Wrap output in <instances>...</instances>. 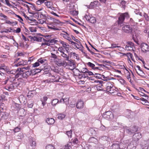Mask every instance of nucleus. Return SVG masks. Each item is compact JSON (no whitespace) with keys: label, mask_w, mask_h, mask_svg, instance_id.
I'll return each instance as SVG.
<instances>
[{"label":"nucleus","mask_w":149,"mask_h":149,"mask_svg":"<svg viewBox=\"0 0 149 149\" xmlns=\"http://www.w3.org/2000/svg\"><path fill=\"white\" fill-rule=\"evenodd\" d=\"M33 106V103L32 102H28V107L29 108H32Z\"/></svg>","instance_id":"774afa93"},{"label":"nucleus","mask_w":149,"mask_h":149,"mask_svg":"<svg viewBox=\"0 0 149 149\" xmlns=\"http://www.w3.org/2000/svg\"><path fill=\"white\" fill-rule=\"evenodd\" d=\"M30 68V67H29V66H28L27 67H24V68H17V70L18 71H22L23 72H24V69H25L26 70H29Z\"/></svg>","instance_id":"c03bdc74"},{"label":"nucleus","mask_w":149,"mask_h":149,"mask_svg":"<svg viewBox=\"0 0 149 149\" xmlns=\"http://www.w3.org/2000/svg\"><path fill=\"white\" fill-rule=\"evenodd\" d=\"M119 149H124L126 147L127 145L123 143H119Z\"/></svg>","instance_id":"79ce46f5"},{"label":"nucleus","mask_w":149,"mask_h":149,"mask_svg":"<svg viewBox=\"0 0 149 149\" xmlns=\"http://www.w3.org/2000/svg\"><path fill=\"white\" fill-rule=\"evenodd\" d=\"M100 139L101 140L107 141L108 139V137L106 136H104L100 137Z\"/></svg>","instance_id":"5fc2aeb1"},{"label":"nucleus","mask_w":149,"mask_h":149,"mask_svg":"<svg viewBox=\"0 0 149 149\" xmlns=\"http://www.w3.org/2000/svg\"><path fill=\"white\" fill-rule=\"evenodd\" d=\"M136 72L139 75L141 76L142 77L145 76V73L142 70H141L139 72L136 71Z\"/></svg>","instance_id":"8fccbe9b"},{"label":"nucleus","mask_w":149,"mask_h":149,"mask_svg":"<svg viewBox=\"0 0 149 149\" xmlns=\"http://www.w3.org/2000/svg\"><path fill=\"white\" fill-rule=\"evenodd\" d=\"M24 135L22 133H19L16 137V139L18 141H20L21 140L23 139Z\"/></svg>","instance_id":"cd10ccee"},{"label":"nucleus","mask_w":149,"mask_h":149,"mask_svg":"<svg viewBox=\"0 0 149 149\" xmlns=\"http://www.w3.org/2000/svg\"><path fill=\"white\" fill-rule=\"evenodd\" d=\"M70 44L72 45L73 46V47L75 48L76 47H77V46H78V45L79 44V43H77L76 42H74L72 41V40L70 42Z\"/></svg>","instance_id":"49530a36"},{"label":"nucleus","mask_w":149,"mask_h":149,"mask_svg":"<svg viewBox=\"0 0 149 149\" xmlns=\"http://www.w3.org/2000/svg\"><path fill=\"white\" fill-rule=\"evenodd\" d=\"M54 72V70H52L49 66H48L45 68L44 74L49 76H51L53 74V72Z\"/></svg>","instance_id":"423d86ee"},{"label":"nucleus","mask_w":149,"mask_h":149,"mask_svg":"<svg viewBox=\"0 0 149 149\" xmlns=\"http://www.w3.org/2000/svg\"><path fill=\"white\" fill-rule=\"evenodd\" d=\"M136 142L134 141L131 142L128 145L127 149H135L136 148Z\"/></svg>","instance_id":"a211bd4d"},{"label":"nucleus","mask_w":149,"mask_h":149,"mask_svg":"<svg viewBox=\"0 0 149 149\" xmlns=\"http://www.w3.org/2000/svg\"><path fill=\"white\" fill-rule=\"evenodd\" d=\"M78 43L79 44L78 45V46H77V47H76L75 48L79 49L83 52L84 47L81 44L80 42H79Z\"/></svg>","instance_id":"4c0bfd02"},{"label":"nucleus","mask_w":149,"mask_h":149,"mask_svg":"<svg viewBox=\"0 0 149 149\" xmlns=\"http://www.w3.org/2000/svg\"><path fill=\"white\" fill-rule=\"evenodd\" d=\"M46 122L49 125H51L54 123L55 120L53 118H48L47 119Z\"/></svg>","instance_id":"bb28decb"},{"label":"nucleus","mask_w":149,"mask_h":149,"mask_svg":"<svg viewBox=\"0 0 149 149\" xmlns=\"http://www.w3.org/2000/svg\"><path fill=\"white\" fill-rule=\"evenodd\" d=\"M88 70L86 68H84L81 70V72L83 73H84L86 74L88 72Z\"/></svg>","instance_id":"13d9d810"},{"label":"nucleus","mask_w":149,"mask_h":149,"mask_svg":"<svg viewBox=\"0 0 149 149\" xmlns=\"http://www.w3.org/2000/svg\"><path fill=\"white\" fill-rule=\"evenodd\" d=\"M37 60L40 64H43L47 61L46 60L42 58L38 59Z\"/></svg>","instance_id":"58836bf2"},{"label":"nucleus","mask_w":149,"mask_h":149,"mask_svg":"<svg viewBox=\"0 0 149 149\" xmlns=\"http://www.w3.org/2000/svg\"><path fill=\"white\" fill-rule=\"evenodd\" d=\"M122 29L126 33H130L133 31L132 28L129 25H126L122 27Z\"/></svg>","instance_id":"9b49d317"},{"label":"nucleus","mask_w":149,"mask_h":149,"mask_svg":"<svg viewBox=\"0 0 149 149\" xmlns=\"http://www.w3.org/2000/svg\"><path fill=\"white\" fill-rule=\"evenodd\" d=\"M141 48L143 52L146 53L149 51V46L145 43H142L141 45Z\"/></svg>","instance_id":"1a4fd4ad"},{"label":"nucleus","mask_w":149,"mask_h":149,"mask_svg":"<svg viewBox=\"0 0 149 149\" xmlns=\"http://www.w3.org/2000/svg\"><path fill=\"white\" fill-rule=\"evenodd\" d=\"M48 98L46 96H44L40 98V100L42 102V104L43 106H44L46 104V101Z\"/></svg>","instance_id":"393cba45"},{"label":"nucleus","mask_w":149,"mask_h":149,"mask_svg":"<svg viewBox=\"0 0 149 149\" xmlns=\"http://www.w3.org/2000/svg\"><path fill=\"white\" fill-rule=\"evenodd\" d=\"M134 12L136 14L139 15L141 16H142L141 13L138 10L135 9Z\"/></svg>","instance_id":"69168bd1"},{"label":"nucleus","mask_w":149,"mask_h":149,"mask_svg":"<svg viewBox=\"0 0 149 149\" xmlns=\"http://www.w3.org/2000/svg\"><path fill=\"white\" fill-rule=\"evenodd\" d=\"M138 130L137 127L135 125L130 127H126L124 128V131L130 134L134 133L137 132Z\"/></svg>","instance_id":"f03ea898"},{"label":"nucleus","mask_w":149,"mask_h":149,"mask_svg":"<svg viewBox=\"0 0 149 149\" xmlns=\"http://www.w3.org/2000/svg\"><path fill=\"white\" fill-rule=\"evenodd\" d=\"M60 52V55L63 57L64 59L66 61L69 60V54H67L65 53L66 51H59Z\"/></svg>","instance_id":"aec40b11"},{"label":"nucleus","mask_w":149,"mask_h":149,"mask_svg":"<svg viewBox=\"0 0 149 149\" xmlns=\"http://www.w3.org/2000/svg\"><path fill=\"white\" fill-rule=\"evenodd\" d=\"M79 142V140L77 138H75L74 139L72 140V142L74 144H77Z\"/></svg>","instance_id":"338daca9"},{"label":"nucleus","mask_w":149,"mask_h":149,"mask_svg":"<svg viewBox=\"0 0 149 149\" xmlns=\"http://www.w3.org/2000/svg\"><path fill=\"white\" fill-rule=\"evenodd\" d=\"M22 71H20L17 70V72L15 75V78H17L19 77V76H21L22 77Z\"/></svg>","instance_id":"c9c22d12"},{"label":"nucleus","mask_w":149,"mask_h":149,"mask_svg":"<svg viewBox=\"0 0 149 149\" xmlns=\"http://www.w3.org/2000/svg\"><path fill=\"white\" fill-rule=\"evenodd\" d=\"M21 128L19 127H17L14 128L13 131L15 133H16L19 132Z\"/></svg>","instance_id":"bf43d9fd"},{"label":"nucleus","mask_w":149,"mask_h":149,"mask_svg":"<svg viewBox=\"0 0 149 149\" xmlns=\"http://www.w3.org/2000/svg\"><path fill=\"white\" fill-rule=\"evenodd\" d=\"M22 71H20L17 70V72L15 75V78H17L19 77V76H21L22 77Z\"/></svg>","instance_id":"f704fd0d"},{"label":"nucleus","mask_w":149,"mask_h":149,"mask_svg":"<svg viewBox=\"0 0 149 149\" xmlns=\"http://www.w3.org/2000/svg\"><path fill=\"white\" fill-rule=\"evenodd\" d=\"M46 41L49 42L51 45H53L56 43L58 42V40H56L55 39H49L48 41Z\"/></svg>","instance_id":"e433bc0d"},{"label":"nucleus","mask_w":149,"mask_h":149,"mask_svg":"<svg viewBox=\"0 0 149 149\" xmlns=\"http://www.w3.org/2000/svg\"><path fill=\"white\" fill-rule=\"evenodd\" d=\"M129 16L127 13H125L120 15L118 17V24L119 25L122 24L125 17H129Z\"/></svg>","instance_id":"20e7f679"},{"label":"nucleus","mask_w":149,"mask_h":149,"mask_svg":"<svg viewBox=\"0 0 149 149\" xmlns=\"http://www.w3.org/2000/svg\"><path fill=\"white\" fill-rule=\"evenodd\" d=\"M110 149H119V142H116L113 143L109 148Z\"/></svg>","instance_id":"4be33fe9"},{"label":"nucleus","mask_w":149,"mask_h":149,"mask_svg":"<svg viewBox=\"0 0 149 149\" xmlns=\"http://www.w3.org/2000/svg\"><path fill=\"white\" fill-rule=\"evenodd\" d=\"M64 103L66 105H67L69 104V99L68 98H64Z\"/></svg>","instance_id":"e2e57ef3"},{"label":"nucleus","mask_w":149,"mask_h":149,"mask_svg":"<svg viewBox=\"0 0 149 149\" xmlns=\"http://www.w3.org/2000/svg\"><path fill=\"white\" fill-rule=\"evenodd\" d=\"M46 149H54V147L52 145H48L46 146Z\"/></svg>","instance_id":"4d7b16f0"},{"label":"nucleus","mask_w":149,"mask_h":149,"mask_svg":"<svg viewBox=\"0 0 149 149\" xmlns=\"http://www.w3.org/2000/svg\"><path fill=\"white\" fill-rule=\"evenodd\" d=\"M29 29L31 32H34L36 31V28L34 27H30Z\"/></svg>","instance_id":"680f3d73"},{"label":"nucleus","mask_w":149,"mask_h":149,"mask_svg":"<svg viewBox=\"0 0 149 149\" xmlns=\"http://www.w3.org/2000/svg\"><path fill=\"white\" fill-rule=\"evenodd\" d=\"M7 84V85L5 87L6 89L10 91L13 90L14 89L15 87L17 86L11 84Z\"/></svg>","instance_id":"f3484780"},{"label":"nucleus","mask_w":149,"mask_h":149,"mask_svg":"<svg viewBox=\"0 0 149 149\" xmlns=\"http://www.w3.org/2000/svg\"><path fill=\"white\" fill-rule=\"evenodd\" d=\"M27 61L26 60H22L21 61H20L18 63L16 64H15V65L17 66H19L22 65H26L27 64Z\"/></svg>","instance_id":"b1692460"},{"label":"nucleus","mask_w":149,"mask_h":149,"mask_svg":"<svg viewBox=\"0 0 149 149\" xmlns=\"http://www.w3.org/2000/svg\"><path fill=\"white\" fill-rule=\"evenodd\" d=\"M88 141L90 142L96 144L98 143L97 139L94 137L90 138L89 139Z\"/></svg>","instance_id":"c85d7f7f"},{"label":"nucleus","mask_w":149,"mask_h":149,"mask_svg":"<svg viewBox=\"0 0 149 149\" xmlns=\"http://www.w3.org/2000/svg\"><path fill=\"white\" fill-rule=\"evenodd\" d=\"M17 70H10H10L9 71V72H8V74H15L16 72H17Z\"/></svg>","instance_id":"3c124183"},{"label":"nucleus","mask_w":149,"mask_h":149,"mask_svg":"<svg viewBox=\"0 0 149 149\" xmlns=\"http://www.w3.org/2000/svg\"><path fill=\"white\" fill-rule=\"evenodd\" d=\"M141 137V133H135L133 136V140L136 142V141H138Z\"/></svg>","instance_id":"2eb2a0df"},{"label":"nucleus","mask_w":149,"mask_h":149,"mask_svg":"<svg viewBox=\"0 0 149 149\" xmlns=\"http://www.w3.org/2000/svg\"><path fill=\"white\" fill-rule=\"evenodd\" d=\"M36 3L38 5H40L43 3H45V4L47 6L48 4L50 3V2H47L46 0H36Z\"/></svg>","instance_id":"5701e85b"},{"label":"nucleus","mask_w":149,"mask_h":149,"mask_svg":"<svg viewBox=\"0 0 149 149\" xmlns=\"http://www.w3.org/2000/svg\"><path fill=\"white\" fill-rule=\"evenodd\" d=\"M134 44L131 42H129L125 46V49L127 50H132L134 49Z\"/></svg>","instance_id":"ddd939ff"},{"label":"nucleus","mask_w":149,"mask_h":149,"mask_svg":"<svg viewBox=\"0 0 149 149\" xmlns=\"http://www.w3.org/2000/svg\"><path fill=\"white\" fill-rule=\"evenodd\" d=\"M87 64L88 66L91 68L93 69L94 68V67L95 66V64L90 62H89L87 63Z\"/></svg>","instance_id":"864d4df0"},{"label":"nucleus","mask_w":149,"mask_h":149,"mask_svg":"<svg viewBox=\"0 0 149 149\" xmlns=\"http://www.w3.org/2000/svg\"><path fill=\"white\" fill-rule=\"evenodd\" d=\"M60 43L62 44V46L59 47L58 49L59 51H66V53H68L69 50V45L65 42L62 41L60 42Z\"/></svg>","instance_id":"7ed1b4c3"},{"label":"nucleus","mask_w":149,"mask_h":149,"mask_svg":"<svg viewBox=\"0 0 149 149\" xmlns=\"http://www.w3.org/2000/svg\"><path fill=\"white\" fill-rule=\"evenodd\" d=\"M104 117L107 119L110 120L113 118L114 116L111 111H108L104 114Z\"/></svg>","instance_id":"9d476101"},{"label":"nucleus","mask_w":149,"mask_h":149,"mask_svg":"<svg viewBox=\"0 0 149 149\" xmlns=\"http://www.w3.org/2000/svg\"><path fill=\"white\" fill-rule=\"evenodd\" d=\"M76 107L78 109H81L83 108L84 106V102L83 101L81 100H79L76 104Z\"/></svg>","instance_id":"f8f14e48"},{"label":"nucleus","mask_w":149,"mask_h":149,"mask_svg":"<svg viewBox=\"0 0 149 149\" xmlns=\"http://www.w3.org/2000/svg\"><path fill=\"white\" fill-rule=\"evenodd\" d=\"M0 17H3L2 20H5L7 19V17L2 13H0Z\"/></svg>","instance_id":"052dcab7"},{"label":"nucleus","mask_w":149,"mask_h":149,"mask_svg":"<svg viewBox=\"0 0 149 149\" xmlns=\"http://www.w3.org/2000/svg\"><path fill=\"white\" fill-rule=\"evenodd\" d=\"M1 116V119L4 120H6L8 118V114L6 112H3Z\"/></svg>","instance_id":"473e14b6"},{"label":"nucleus","mask_w":149,"mask_h":149,"mask_svg":"<svg viewBox=\"0 0 149 149\" xmlns=\"http://www.w3.org/2000/svg\"><path fill=\"white\" fill-rule=\"evenodd\" d=\"M9 29L10 30H12L13 32H15L17 33H19L21 31V29L19 27L17 28L16 30H13L11 28H10Z\"/></svg>","instance_id":"ea45409f"},{"label":"nucleus","mask_w":149,"mask_h":149,"mask_svg":"<svg viewBox=\"0 0 149 149\" xmlns=\"http://www.w3.org/2000/svg\"><path fill=\"white\" fill-rule=\"evenodd\" d=\"M57 116L58 119L62 120L65 118L66 115L65 113H63L58 114Z\"/></svg>","instance_id":"2f4dec72"},{"label":"nucleus","mask_w":149,"mask_h":149,"mask_svg":"<svg viewBox=\"0 0 149 149\" xmlns=\"http://www.w3.org/2000/svg\"><path fill=\"white\" fill-rule=\"evenodd\" d=\"M40 65V64L38 62L37 60L36 62L32 64V67L35 68L38 66Z\"/></svg>","instance_id":"0e129e2a"},{"label":"nucleus","mask_w":149,"mask_h":149,"mask_svg":"<svg viewBox=\"0 0 149 149\" xmlns=\"http://www.w3.org/2000/svg\"><path fill=\"white\" fill-rule=\"evenodd\" d=\"M9 67L6 66L4 64H2L0 66V70H3L8 73L10 70Z\"/></svg>","instance_id":"dca6fc26"},{"label":"nucleus","mask_w":149,"mask_h":149,"mask_svg":"<svg viewBox=\"0 0 149 149\" xmlns=\"http://www.w3.org/2000/svg\"><path fill=\"white\" fill-rule=\"evenodd\" d=\"M64 33H61L60 34L61 36L64 38L68 40L70 42L71 41L72 39L70 37L71 35L68 32L63 31Z\"/></svg>","instance_id":"6e6552de"},{"label":"nucleus","mask_w":149,"mask_h":149,"mask_svg":"<svg viewBox=\"0 0 149 149\" xmlns=\"http://www.w3.org/2000/svg\"><path fill=\"white\" fill-rule=\"evenodd\" d=\"M93 75V73L92 72H91V71H88V72H87V73H86V74H84V77H88V75L90 76V75Z\"/></svg>","instance_id":"6e6d98bb"},{"label":"nucleus","mask_w":149,"mask_h":149,"mask_svg":"<svg viewBox=\"0 0 149 149\" xmlns=\"http://www.w3.org/2000/svg\"><path fill=\"white\" fill-rule=\"evenodd\" d=\"M119 82L123 85H125L126 84V81L123 79L122 78L121 79H119Z\"/></svg>","instance_id":"603ef678"},{"label":"nucleus","mask_w":149,"mask_h":149,"mask_svg":"<svg viewBox=\"0 0 149 149\" xmlns=\"http://www.w3.org/2000/svg\"><path fill=\"white\" fill-rule=\"evenodd\" d=\"M31 72L29 70L22 72V77L24 79H27L29 76L31 75Z\"/></svg>","instance_id":"412c9836"},{"label":"nucleus","mask_w":149,"mask_h":149,"mask_svg":"<svg viewBox=\"0 0 149 149\" xmlns=\"http://www.w3.org/2000/svg\"><path fill=\"white\" fill-rule=\"evenodd\" d=\"M113 84L112 82H108L105 84L106 90L109 93H113L117 91V89L113 86Z\"/></svg>","instance_id":"f257e3e1"},{"label":"nucleus","mask_w":149,"mask_h":149,"mask_svg":"<svg viewBox=\"0 0 149 149\" xmlns=\"http://www.w3.org/2000/svg\"><path fill=\"white\" fill-rule=\"evenodd\" d=\"M148 143V141H143L140 144L141 148L142 149H148L149 145Z\"/></svg>","instance_id":"4468645a"},{"label":"nucleus","mask_w":149,"mask_h":149,"mask_svg":"<svg viewBox=\"0 0 149 149\" xmlns=\"http://www.w3.org/2000/svg\"><path fill=\"white\" fill-rule=\"evenodd\" d=\"M70 13L73 16H76L78 14V12L77 10H71L70 11Z\"/></svg>","instance_id":"37998d69"},{"label":"nucleus","mask_w":149,"mask_h":149,"mask_svg":"<svg viewBox=\"0 0 149 149\" xmlns=\"http://www.w3.org/2000/svg\"><path fill=\"white\" fill-rule=\"evenodd\" d=\"M17 80L15 78L13 77H10L7 80L5 81V84H11L15 85H18L17 84Z\"/></svg>","instance_id":"0eeeda50"},{"label":"nucleus","mask_w":149,"mask_h":149,"mask_svg":"<svg viewBox=\"0 0 149 149\" xmlns=\"http://www.w3.org/2000/svg\"><path fill=\"white\" fill-rule=\"evenodd\" d=\"M71 144V143L69 142L64 146H62L61 149H70Z\"/></svg>","instance_id":"7c9ffc66"},{"label":"nucleus","mask_w":149,"mask_h":149,"mask_svg":"<svg viewBox=\"0 0 149 149\" xmlns=\"http://www.w3.org/2000/svg\"><path fill=\"white\" fill-rule=\"evenodd\" d=\"M59 102L58 100L57 99H54L52 100L51 102L53 106H55L56 104Z\"/></svg>","instance_id":"a19ab883"},{"label":"nucleus","mask_w":149,"mask_h":149,"mask_svg":"<svg viewBox=\"0 0 149 149\" xmlns=\"http://www.w3.org/2000/svg\"><path fill=\"white\" fill-rule=\"evenodd\" d=\"M66 134L69 138H71L72 134V130L70 131H67L66 132Z\"/></svg>","instance_id":"a18cd8bd"},{"label":"nucleus","mask_w":149,"mask_h":149,"mask_svg":"<svg viewBox=\"0 0 149 149\" xmlns=\"http://www.w3.org/2000/svg\"><path fill=\"white\" fill-rule=\"evenodd\" d=\"M84 17L88 22L94 24L96 22V18L91 15L86 14L84 16Z\"/></svg>","instance_id":"39448f33"},{"label":"nucleus","mask_w":149,"mask_h":149,"mask_svg":"<svg viewBox=\"0 0 149 149\" xmlns=\"http://www.w3.org/2000/svg\"><path fill=\"white\" fill-rule=\"evenodd\" d=\"M29 37L32 41L33 40L36 41L38 42H41L42 40H44V39L43 38L35 36H29Z\"/></svg>","instance_id":"6ab92c4d"},{"label":"nucleus","mask_w":149,"mask_h":149,"mask_svg":"<svg viewBox=\"0 0 149 149\" xmlns=\"http://www.w3.org/2000/svg\"><path fill=\"white\" fill-rule=\"evenodd\" d=\"M52 77V79L53 80L54 82H58V81L60 79V77L58 75L55 74L54 75L53 74L51 76Z\"/></svg>","instance_id":"c756f323"},{"label":"nucleus","mask_w":149,"mask_h":149,"mask_svg":"<svg viewBox=\"0 0 149 149\" xmlns=\"http://www.w3.org/2000/svg\"><path fill=\"white\" fill-rule=\"evenodd\" d=\"M67 61H68V62L67 63L68 65L72 67L73 68H74L75 64L74 61L72 59L69 60H69Z\"/></svg>","instance_id":"a878e982"},{"label":"nucleus","mask_w":149,"mask_h":149,"mask_svg":"<svg viewBox=\"0 0 149 149\" xmlns=\"http://www.w3.org/2000/svg\"><path fill=\"white\" fill-rule=\"evenodd\" d=\"M118 44H111V47H109V48L111 49L113 48H116V47H121L120 46H118Z\"/></svg>","instance_id":"de8ad7c7"},{"label":"nucleus","mask_w":149,"mask_h":149,"mask_svg":"<svg viewBox=\"0 0 149 149\" xmlns=\"http://www.w3.org/2000/svg\"><path fill=\"white\" fill-rule=\"evenodd\" d=\"M143 16L146 20L149 21V16L147 14L145 13H144Z\"/></svg>","instance_id":"09e8293b"},{"label":"nucleus","mask_w":149,"mask_h":149,"mask_svg":"<svg viewBox=\"0 0 149 149\" xmlns=\"http://www.w3.org/2000/svg\"><path fill=\"white\" fill-rule=\"evenodd\" d=\"M40 16V17H42L41 16H44L43 15L40 13H39L36 12L34 13L33 14V16L34 17L38 19L39 18V16Z\"/></svg>","instance_id":"72a5a7b5"}]
</instances>
